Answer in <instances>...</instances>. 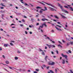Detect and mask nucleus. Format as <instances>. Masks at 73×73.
<instances>
[{"label":"nucleus","instance_id":"nucleus-58","mask_svg":"<svg viewBox=\"0 0 73 73\" xmlns=\"http://www.w3.org/2000/svg\"><path fill=\"white\" fill-rule=\"evenodd\" d=\"M43 66L44 67H46V66H45V65H43Z\"/></svg>","mask_w":73,"mask_h":73},{"label":"nucleus","instance_id":"nucleus-50","mask_svg":"<svg viewBox=\"0 0 73 73\" xmlns=\"http://www.w3.org/2000/svg\"><path fill=\"white\" fill-rule=\"evenodd\" d=\"M15 25V24H12L11 25V26L12 27V25Z\"/></svg>","mask_w":73,"mask_h":73},{"label":"nucleus","instance_id":"nucleus-32","mask_svg":"<svg viewBox=\"0 0 73 73\" xmlns=\"http://www.w3.org/2000/svg\"><path fill=\"white\" fill-rule=\"evenodd\" d=\"M48 57L47 56H46L45 57V60H46V59L47 58H48Z\"/></svg>","mask_w":73,"mask_h":73},{"label":"nucleus","instance_id":"nucleus-24","mask_svg":"<svg viewBox=\"0 0 73 73\" xmlns=\"http://www.w3.org/2000/svg\"><path fill=\"white\" fill-rule=\"evenodd\" d=\"M43 24L41 26H40L39 27L40 28H43Z\"/></svg>","mask_w":73,"mask_h":73},{"label":"nucleus","instance_id":"nucleus-42","mask_svg":"<svg viewBox=\"0 0 73 73\" xmlns=\"http://www.w3.org/2000/svg\"><path fill=\"white\" fill-rule=\"evenodd\" d=\"M70 72L71 73H73V72L72 71V70H70Z\"/></svg>","mask_w":73,"mask_h":73},{"label":"nucleus","instance_id":"nucleus-22","mask_svg":"<svg viewBox=\"0 0 73 73\" xmlns=\"http://www.w3.org/2000/svg\"><path fill=\"white\" fill-rule=\"evenodd\" d=\"M39 51H40V52H43V50H42V49H41L40 48H39Z\"/></svg>","mask_w":73,"mask_h":73},{"label":"nucleus","instance_id":"nucleus-48","mask_svg":"<svg viewBox=\"0 0 73 73\" xmlns=\"http://www.w3.org/2000/svg\"><path fill=\"white\" fill-rule=\"evenodd\" d=\"M2 1L4 2H6V0H2Z\"/></svg>","mask_w":73,"mask_h":73},{"label":"nucleus","instance_id":"nucleus-21","mask_svg":"<svg viewBox=\"0 0 73 73\" xmlns=\"http://www.w3.org/2000/svg\"><path fill=\"white\" fill-rule=\"evenodd\" d=\"M41 54L42 55H43V56H45V53L43 51L42 52Z\"/></svg>","mask_w":73,"mask_h":73},{"label":"nucleus","instance_id":"nucleus-53","mask_svg":"<svg viewBox=\"0 0 73 73\" xmlns=\"http://www.w3.org/2000/svg\"><path fill=\"white\" fill-rule=\"evenodd\" d=\"M51 53L52 54H54V52L53 51L51 52Z\"/></svg>","mask_w":73,"mask_h":73},{"label":"nucleus","instance_id":"nucleus-18","mask_svg":"<svg viewBox=\"0 0 73 73\" xmlns=\"http://www.w3.org/2000/svg\"><path fill=\"white\" fill-rule=\"evenodd\" d=\"M46 23H44L43 24V25H44V27H47V25H46V24H45Z\"/></svg>","mask_w":73,"mask_h":73},{"label":"nucleus","instance_id":"nucleus-57","mask_svg":"<svg viewBox=\"0 0 73 73\" xmlns=\"http://www.w3.org/2000/svg\"><path fill=\"white\" fill-rule=\"evenodd\" d=\"M68 7H71V5H67Z\"/></svg>","mask_w":73,"mask_h":73},{"label":"nucleus","instance_id":"nucleus-34","mask_svg":"<svg viewBox=\"0 0 73 73\" xmlns=\"http://www.w3.org/2000/svg\"><path fill=\"white\" fill-rule=\"evenodd\" d=\"M1 5H2V6H3V7H5V5H4V4H3V3H1Z\"/></svg>","mask_w":73,"mask_h":73},{"label":"nucleus","instance_id":"nucleus-54","mask_svg":"<svg viewBox=\"0 0 73 73\" xmlns=\"http://www.w3.org/2000/svg\"><path fill=\"white\" fill-rule=\"evenodd\" d=\"M28 72H31V70H28Z\"/></svg>","mask_w":73,"mask_h":73},{"label":"nucleus","instance_id":"nucleus-55","mask_svg":"<svg viewBox=\"0 0 73 73\" xmlns=\"http://www.w3.org/2000/svg\"><path fill=\"white\" fill-rule=\"evenodd\" d=\"M51 24L52 25V27H53V26H54V24H53L52 23H51Z\"/></svg>","mask_w":73,"mask_h":73},{"label":"nucleus","instance_id":"nucleus-45","mask_svg":"<svg viewBox=\"0 0 73 73\" xmlns=\"http://www.w3.org/2000/svg\"><path fill=\"white\" fill-rule=\"evenodd\" d=\"M58 5L59 7H60L61 6V5H60V4H59L58 3Z\"/></svg>","mask_w":73,"mask_h":73},{"label":"nucleus","instance_id":"nucleus-8","mask_svg":"<svg viewBox=\"0 0 73 73\" xmlns=\"http://www.w3.org/2000/svg\"><path fill=\"white\" fill-rule=\"evenodd\" d=\"M55 27L56 29H57V30H58V31H62V29L58 28L57 26H55Z\"/></svg>","mask_w":73,"mask_h":73},{"label":"nucleus","instance_id":"nucleus-37","mask_svg":"<svg viewBox=\"0 0 73 73\" xmlns=\"http://www.w3.org/2000/svg\"><path fill=\"white\" fill-rule=\"evenodd\" d=\"M58 46H60V48H62V46H61V45L60 44H59L58 45Z\"/></svg>","mask_w":73,"mask_h":73},{"label":"nucleus","instance_id":"nucleus-59","mask_svg":"<svg viewBox=\"0 0 73 73\" xmlns=\"http://www.w3.org/2000/svg\"><path fill=\"white\" fill-rule=\"evenodd\" d=\"M47 49V47L46 46H45V49Z\"/></svg>","mask_w":73,"mask_h":73},{"label":"nucleus","instance_id":"nucleus-11","mask_svg":"<svg viewBox=\"0 0 73 73\" xmlns=\"http://www.w3.org/2000/svg\"><path fill=\"white\" fill-rule=\"evenodd\" d=\"M43 9H41L40 11L39 12V13H40L41 14V13H42V12H43Z\"/></svg>","mask_w":73,"mask_h":73},{"label":"nucleus","instance_id":"nucleus-31","mask_svg":"<svg viewBox=\"0 0 73 73\" xmlns=\"http://www.w3.org/2000/svg\"><path fill=\"white\" fill-rule=\"evenodd\" d=\"M55 17V18H56V19H58V17H57V15H55L54 16Z\"/></svg>","mask_w":73,"mask_h":73},{"label":"nucleus","instance_id":"nucleus-13","mask_svg":"<svg viewBox=\"0 0 73 73\" xmlns=\"http://www.w3.org/2000/svg\"><path fill=\"white\" fill-rule=\"evenodd\" d=\"M14 59L15 60H17L19 59V57L17 56H15L14 57Z\"/></svg>","mask_w":73,"mask_h":73},{"label":"nucleus","instance_id":"nucleus-44","mask_svg":"<svg viewBox=\"0 0 73 73\" xmlns=\"http://www.w3.org/2000/svg\"><path fill=\"white\" fill-rule=\"evenodd\" d=\"M71 44V45H73V42H70Z\"/></svg>","mask_w":73,"mask_h":73},{"label":"nucleus","instance_id":"nucleus-20","mask_svg":"<svg viewBox=\"0 0 73 73\" xmlns=\"http://www.w3.org/2000/svg\"><path fill=\"white\" fill-rule=\"evenodd\" d=\"M36 8L37 9H41V8L39 7H36Z\"/></svg>","mask_w":73,"mask_h":73},{"label":"nucleus","instance_id":"nucleus-43","mask_svg":"<svg viewBox=\"0 0 73 73\" xmlns=\"http://www.w3.org/2000/svg\"><path fill=\"white\" fill-rule=\"evenodd\" d=\"M39 25V23H37L36 24V25L37 26V25Z\"/></svg>","mask_w":73,"mask_h":73},{"label":"nucleus","instance_id":"nucleus-46","mask_svg":"<svg viewBox=\"0 0 73 73\" xmlns=\"http://www.w3.org/2000/svg\"><path fill=\"white\" fill-rule=\"evenodd\" d=\"M56 52L57 54H58V50H56Z\"/></svg>","mask_w":73,"mask_h":73},{"label":"nucleus","instance_id":"nucleus-62","mask_svg":"<svg viewBox=\"0 0 73 73\" xmlns=\"http://www.w3.org/2000/svg\"><path fill=\"white\" fill-rule=\"evenodd\" d=\"M66 63H68V61L67 60H66Z\"/></svg>","mask_w":73,"mask_h":73},{"label":"nucleus","instance_id":"nucleus-15","mask_svg":"<svg viewBox=\"0 0 73 73\" xmlns=\"http://www.w3.org/2000/svg\"><path fill=\"white\" fill-rule=\"evenodd\" d=\"M62 64H64L65 63V60L64 59H62Z\"/></svg>","mask_w":73,"mask_h":73},{"label":"nucleus","instance_id":"nucleus-60","mask_svg":"<svg viewBox=\"0 0 73 73\" xmlns=\"http://www.w3.org/2000/svg\"><path fill=\"white\" fill-rule=\"evenodd\" d=\"M23 17H24V18H27V17H26V16H24Z\"/></svg>","mask_w":73,"mask_h":73},{"label":"nucleus","instance_id":"nucleus-14","mask_svg":"<svg viewBox=\"0 0 73 73\" xmlns=\"http://www.w3.org/2000/svg\"><path fill=\"white\" fill-rule=\"evenodd\" d=\"M7 66L8 67H9V69H15V68H14V67L9 66H8L7 65Z\"/></svg>","mask_w":73,"mask_h":73},{"label":"nucleus","instance_id":"nucleus-28","mask_svg":"<svg viewBox=\"0 0 73 73\" xmlns=\"http://www.w3.org/2000/svg\"><path fill=\"white\" fill-rule=\"evenodd\" d=\"M5 62L6 63V64H9V62L8 61H7Z\"/></svg>","mask_w":73,"mask_h":73},{"label":"nucleus","instance_id":"nucleus-23","mask_svg":"<svg viewBox=\"0 0 73 73\" xmlns=\"http://www.w3.org/2000/svg\"><path fill=\"white\" fill-rule=\"evenodd\" d=\"M20 1L21 2V3L22 4H24V2H23V0H20Z\"/></svg>","mask_w":73,"mask_h":73},{"label":"nucleus","instance_id":"nucleus-7","mask_svg":"<svg viewBox=\"0 0 73 73\" xmlns=\"http://www.w3.org/2000/svg\"><path fill=\"white\" fill-rule=\"evenodd\" d=\"M68 24L67 23H66V24L65 25V27L64 28V29L68 31V29H66V28H68Z\"/></svg>","mask_w":73,"mask_h":73},{"label":"nucleus","instance_id":"nucleus-19","mask_svg":"<svg viewBox=\"0 0 73 73\" xmlns=\"http://www.w3.org/2000/svg\"><path fill=\"white\" fill-rule=\"evenodd\" d=\"M56 26H57V27H59V28H62V27L61 26L59 25H56Z\"/></svg>","mask_w":73,"mask_h":73},{"label":"nucleus","instance_id":"nucleus-47","mask_svg":"<svg viewBox=\"0 0 73 73\" xmlns=\"http://www.w3.org/2000/svg\"><path fill=\"white\" fill-rule=\"evenodd\" d=\"M29 33L30 34H32V32L30 31L29 32Z\"/></svg>","mask_w":73,"mask_h":73},{"label":"nucleus","instance_id":"nucleus-27","mask_svg":"<svg viewBox=\"0 0 73 73\" xmlns=\"http://www.w3.org/2000/svg\"><path fill=\"white\" fill-rule=\"evenodd\" d=\"M10 44L11 45V46H13L14 45L13 44L12 42H11L10 43Z\"/></svg>","mask_w":73,"mask_h":73},{"label":"nucleus","instance_id":"nucleus-10","mask_svg":"<svg viewBox=\"0 0 73 73\" xmlns=\"http://www.w3.org/2000/svg\"><path fill=\"white\" fill-rule=\"evenodd\" d=\"M41 20H42V21H45V20H46V21H49V20H48V19H41Z\"/></svg>","mask_w":73,"mask_h":73},{"label":"nucleus","instance_id":"nucleus-1","mask_svg":"<svg viewBox=\"0 0 73 73\" xmlns=\"http://www.w3.org/2000/svg\"><path fill=\"white\" fill-rule=\"evenodd\" d=\"M46 45L48 46L49 49H50V48H51V47L52 48H55V47H56V46H55V45L54 44H52V45L46 44Z\"/></svg>","mask_w":73,"mask_h":73},{"label":"nucleus","instance_id":"nucleus-5","mask_svg":"<svg viewBox=\"0 0 73 73\" xmlns=\"http://www.w3.org/2000/svg\"><path fill=\"white\" fill-rule=\"evenodd\" d=\"M46 4L47 5H49L50 6H51L52 7V8H55V6H54V5H52L50 4V3H46Z\"/></svg>","mask_w":73,"mask_h":73},{"label":"nucleus","instance_id":"nucleus-36","mask_svg":"<svg viewBox=\"0 0 73 73\" xmlns=\"http://www.w3.org/2000/svg\"><path fill=\"white\" fill-rule=\"evenodd\" d=\"M58 42L59 43V44H62V43H61V42L60 41H58Z\"/></svg>","mask_w":73,"mask_h":73},{"label":"nucleus","instance_id":"nucleus-38","mask_svg":"<svg viewBox=\"0 0 73 73\" xmlns=\"http://www.w3.org/2000/svg\"><path fill=\"white\" fill-rule=\"evenodd\" d=\"M51 32H53V33L54 32V30H51Z\"/></svg>","mask_w":73,"mask_h":73},{"label":"nucleus","instance_id":"nucleus-3","mask_svg":"<svg viewBox=\"0 0 73 73\" xmlns=\"http://www.w3.org/2000/svg\"><path fill=\"white\" fill-rule=\"evenodd\" d=\"M61 56L63 57H64L66 60H68V56L66 55H64L62 53L61 54Z\"/></svg>","mask_w":73,"mask_h":73},{"label":"nucleus","instance_id":"nucleus-35","mask_svg":"<svg viewBox=\"0 0 73 73\" xmlns=\"http://www.w3.org/2000/svg\"><path fill=\"white\" fill-rule=\"evenodd\" d=\"M64 7H65V8H68V7L66 6H64Z\"/></svg>","mask_w":73,"mask_h":73},{"label":"nucleus","instance_id":"nucleus-9","mask_svg":"<svg viewBox=\"0 0 73 73\" xmlns=\"http://www.w3.org/2000/svg\"><path fill=\"white\" fill-rule=\"evenodd\" d=\"M49 9L51 10V11H56V10L52 8L49 7Z\"/></svg>","mask_w":73,"mask_h":73},{"label":"nucleus","instance_id":"nucleus-39","mask_svg":"<svg viewBox=\"0 0 73 73\" xmlns=\"http://www.w3.org/2000/svg\"><path fill=\"white\" fill-rule=\"evenodd\" d=\"M36 70L37 71V72H38V71H39V70H38V69H36Z\"/></svg>","mask_w":73,"mask_h":73},{"label":"nucleus","instance_id":"nucleus-26","mask_svg":"<svg viewBox=\"0 0 73 73\" xmlns=\"http://www.w3.org/2000/svg\"><path fill=\"white\" fill-rule=\"evenodd\" d=\"M50 72L52 73H54V72H53V71H52L51 70H50Z\"/></svg>","mask_w":73,"mask_h":73},{"label":"nucleus","instance_id":"nucleus-6","mask_svg":"<svg viewBox=\"0 0 73 73\" xmlns=\"http://www.w3.org/2000/svg\"><path fill=\"white\" fill-rule=\"evenodd\" d=\"M64 15H66V14L63 13V14L61 15L62 18L64 19H66V17L64 16Z\"/></svg>","mask_w":73,"mask_h":73},{"label":"nucleus","instance_id":"nucleus-41","mask_svg":"<svg viewBox=\"0 0 73 73\" xmlns=\"http://www.w3.org/2000/svg\"><path fill=\"white\" fill-rule=\"evenodd\" d=\"M25 34H26V35H27V34H28V32H27V31H25Z\"/></svg>","mask_w":73,"mask_h":73},{"label":"nucleus","instance_id":"nucleus-4","mask_svg":"<svg viewBox=\"0 0 73 73\" xmlns=\"http://www.w3.org/2000/svg\"><path fill=\"white\" fill-rule=\"evenodd\" d=\"M48 64L50 65H54L55 64V62H48Z\"/></svg>","mask_w":73,"mask_h":73},{"label":"nucleus","instance_id":"nucleus-49","mask_svg":"<svg viewBox=\"0 0 73 73\" xmlns=\"http://www.w3.org/2000/svg\"><path fill=\"white\" fill-rule=\"evenodd\" d=\"M62 42H65V41H64V40H62Z\"/></svg>","mask_w":73,"mask_h":73},{"label":"nucleus","instance_id":"nucleus-61","mask_svg":"<svg viewBox=\"0 0 73 73\" xmlns=\"http://www.w3.org/2000/svg\"><path fill=\"white\" fill-rule=\"evenodd\" d=\"M51 41H52V42H53V43H55V42L54 41H52V40Z\"/></svg>","mask_w":73,"mask_h":73},{"label":"nucleus","instance_id":"nucleus-63","mask_svg":"<svg viewBox=\"0 0 73 73\" xmlns=\"http://www.w3.org/2000/svg\"><path fill=\"white\" fill-rule=\"evenodd\" d=\"M34 73H37V72H36V71H35V72H34Z\"/></svg>","mask_w":73,"mask_h":73},{"label":"nucleus","instance_id":"nucleus-64","mask_svg":"<svg viewBox=\"0 0 73 73\" xmlns=\"http://www.w3.org/2000/svg\"><path fill=\"white\" fill-rule=\"evenodd\" d=\"M71 40H73V37H71Z\"/></svg>","mask_w":73,"mask_h":73},{"label":"nucleus","instance_id":"nucleus-51","mask_svg":"<svg viewBox=\"0 0 73 73\" xmlns=\"http://www.w3.org/2000/svg\"><path fill=\"white\" fill-rule=\"evenodd\" d=\"M49 66H48L46 67V69H49Z\"/></svg>","mask_w":73,"mask_h":73},{"label":"nucleus","instance_id":"nucleus-52","mask_svg":"<svg viewBox=\"0 0 73 73\" xmlns=\"http://www.w3.org/2000/svg\"><path fill=\"white\" fill-rule=\"evenodd\" d=\"M3 57L4 58H5V56L4 55H3Z\"/></svg>","mask_w":73,"mask_h":73},{"label":"nucleus","instance_id":"nucleus-12","mask_svg":"<svg viewBox=\"0 0 73 73\" xmlns=\"http://www.w3.org/2000/svg\"><path fill=\"white\" fill-rule=\"evenodd\" d=\"M44 8L45 9H43V10H42L43 11H47V8H46V7H44Z\"/></svg>","mask_w":73,"mask_h":73},{"label":"nucleus","instance_id":"nucleus-25","mask_svg":"<svg viewBox=\"0 0 73 73\" xmlns=\"http://www.w3.org/2000/svg\"><path fill=\"white\" fill-rule=\"evenodd\" d=\"M55 73H57V69H55Z\"/></svg>","mask_w":73,"mask_h":73},{"label":"nucleus","instance_id":"nucleus-56","mask_svg":"<svg viewBox=\"0 0 73 73\" xmlns=\"http://www.w3.org/2000/svg\"><path fill=\"white\" fill-rule=\"evenodd\" d=\"M0 31H3V29H0Z\"/></svg>","mask_w":73,"mask_h":73},{"label":"nucleus","instance_id":"nucleus-29","mask_svg":"<svg viewBox=\"0 0 73 73\" xmlns=\"http://www.w3.org/2000/svg\"><path fill=\"white\" fill-rule=\"evenodd\" d=\"M21 53V52L20 51L18 50L17 52V53Z\"/></svg>","mask_w":73,"mask_h":73},{"label":"nucleus","instance_id":"nucleus-2","mask_svg":"<svg viewBox=\"0 0 73 73\" xmlns=\"http://www.w3.org/2000/svg\"><path fill=\"white\" fill-rule=\"evenodd\" d=\"M60 7L62 11H63L64 12H65V13H68V11L63 9V8H62V6H60Z\"/></svg>","mask_w":73,"mask_h":73},{"label":"nucleus","instance_id":"nucleus-40","mask_svg":"<svg viewBox=\"0 0 73 73\" xmlns=\"http://www.w3.org/2000/svg\"><path fill=\"white\" fill-rule=\"evenodd\" d=\"M68 52L69 53H71V51L70 50H68Z\"/></svg>","mask_w":73,"mask_h":73},{"label":"nucleus","instance_id":"nucleus-33","mask_svg":"<svg viewBox=\"0 0 73 73\" xmlns=\"http://www.w3.org/2000/svg\"><path fill=\"white\" fill-rule=\"evenodd\" d=\"M21 27H24V25L23 24H21L20 25Z\"/></svg>","mask_w":73,"mask_h":73},{"label":"nucleus","instance_id":"nucleus-30","mask_svg":"<svg viewBox=\"0 0 73 73\" xmlns=\"http://www.w3.org/2000/svg\"><path fill=\"white\" fill-rule=\"evenodd\" d=\"M22 21H23V23H25V20H24V19H23L22 20Z\"/></svg>","mask_w":73,"mask_h":73},{"label":"nucleus","instance_id":"nucleus-17","mask_svg":"<svg viewBox=\"0 0 73 73\" xmlns=\"http://www.w3.org/2000/svg\"><path fill=\"white\" fill-rule=\"evenodd\" d=\"M8 46V44H4V46H5V47H7Z\"/></svg>","mask_w":73,"mask_h":73},{"label":"nucleus","instance_id":"nucleus-16","mask_svg":"<svg viewBox=\"0 0 73 73\" xmlns=\"http://www.w3.org/2000/svg\"><path fill=\"white\" fill-rule=\"evenodd\" d=\"M46 39H48L49 40H50L51 41H52V40H50V39L49 37H47L46 38Z\"/></svg>","mask_w":73,"mask_h":73}]
</instances>
